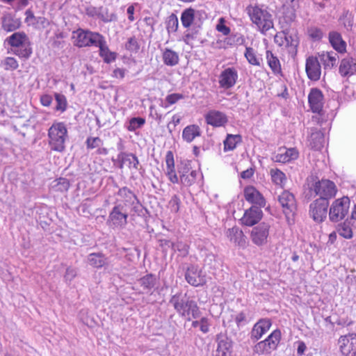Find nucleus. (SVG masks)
Wrapping results in <instances>:
<instances>
[{
	"mask_svg": "<svg viewBox=\"0 0 356 356\" xmlns=\"http://www.w3.org/2000/svg\"><path fill=\"white\" fill-rule=\"evenodd\" d=\"M277 202L288 222L292 218L297 209V203L294 195L289 191H283L277 195Z\"/></svg>",
	"mask_w": 356,
	"mask_h": 356,
	"instance_id": "9d476101",
	"label": "nucleus"
},
{
	"mask_svg": "<svg viewBox=\"0 0 356 356\" xmlns=\"http://www.w3.org/2000/svg\"><path fill=\"white\" fill-rule=\"evenodd\" d=\"M191 162L189 161H184L181 163V166L179 168V173L181 174H188L191 171Z\"/></svg>",
	"mask_w": 356,
	"mask_h": 356,
	"instance_id": "338daca9",
	"label": "nucleus"
},
{
	"mask_svg": "<svg viewBox=\"0 0 356 356\" xmlns=\"http://www.w3.org/2000/svg\"><path fill=\"white\" fill-rule=\"evenodd\" d=\"M2 65L6 70H15L19 67L17 60L13 57H6L2 61Z\"/></svg>",
	"mask_w": 356,
	"mask_h": 356,
	"instance_id": "8fccbe9b",
	"label": "nucleus"
},
{
	"mask_svg": "<svg viewBox=\"0 0 356 356\" xmlns=\"http://www.w3.org/2000/svg\"><path fill=\"white\" fill-rule=\"evenodd\" d=\"M356 71V60L352 58H343L341 60L339 72L342 76H350Z\"/></svg>",
	"mask_w": 356,
	"mask_h": 356,
	"instance_id": "a878e982",
	"label": "nucleus"
},
{
	"mask_svg": "<svg viewBox=\"0 0 356 356\" xmlns=\"http://www.w3.org/2000/svg\"><path fill=\"white\" fill-rule=\"evenodd\" d=\"M181 204L180 198L177 195H174L168 202V207L172 212L177 213Z\"/></svg>",
	"mask_w": 356,
	"mask_h": 356,
	"instance_id": "603ef678",
	"label": "nucleus"
},
{
	"mask_svg": "<svg viewBox=\"0 0 356 356\" xmlns=\"http://www.w3.org/2000/svg\"><path fill=\"white\" fill-rule=\"evenodd\" d=\"M103 35L97 32L78 29L72 32L74 44L78 47H96Z\"/></svg>",
	"mask_w": 356,
	"mask_h": 356,
	"instance_id": "6e6552de",
	"label": "nucleus"
},
{
	"mask_svg": "<svg viewBox=\"0 0 356 356\" xmlns=\"http://www.w3.org/2000/svg\"><path fill=\"white\" fill-rule=\"evenodd\" d=\"M253 353L258 355H264L270 353L271 351L268 349L266 342L263 340L254 346Z\"/></svg>",
	"mask_w": 356,
	"mask_h": 356,
	"instance_id": "09e8293b",
	"label": "nucleus"
},
{
	"mask_svg": "<svg viewBox=\"0 0 356 356\" xmlns=\"http://www.w3.org/2000/svg\"><path fill=\"white\" fill-rule=\"evenodd\" d=\"M308 102L311 111L315 114L312 117V122L314 124L323 127H328L327 115L325 114L323 108L324 105V95L322 91L316 88H312L308 95Z\"/></svg>",
	"mask_w": 356,
	"mask_h": 356,
	"instance_id": "7ed1b4c3",
	"label": "nucleus"
},
{
	"mask_svg": "<svg viewBox=\"0 0 356 356\" xmlns=\"http://www.w3.org/2000/svg\"><path fill=\"white\" fill-rule=\"evenodd\" d=\"M271 321L268 318H261L253 326L250 332V339L255 341L260 339L271 327Z\"/></svg>",
	"mask_w": 356,
	"mask_h": 356,
	"instance_id": "aec40b11",
	"label": "nucleus"
},
{
	"mask_svg": "<svg viewBox=\"0 0 356 356\" xmlns=\"http://www.w3.org/2000/svg\"><path fill=\"white\" fill-rule=\"evenodd\" d=\"M112 161L113 163L118 162L120 169H122L124 165H127L131 172L134 171V172L138 171L141 167L138 159L132 153L120 152L117 159H112Z\"/></svg>",
	"mask_w": 356,
	"mask_h": 356,
	"instance_id": "ddd939ff",
	"label": "nucleus"
},
{
	"mask_svg": "<svg viewBox=\"0 0 356 356\" xmlns=\"http://www.w3.org/2000/svg\"><path fill=\"white\" fill-rule=\"evenodd\" d=\"M244 56L248 62L254 66H260L262 62V58L257 54V51L250 47H246L244 52Z\"/></svg>",
	"mask_w": 356,
	"mask_h": 356,
	"instance_id": "e433bc0d",
	"label": "nucleus"
},
{
	"mask_svg": "<svg viewBox=\"0 0 356 356\" xmlns=\"http://www.w3.org/2000/svg\"><path fill=\"white\" fill-rule=\"evenodd\" d=\"M49 145L51 150L62 152L65 149L67 129L63 122H54L48 130Z\"/></svg>",
	"mask_w": 356,
	"mask_h": 356,
	"instance_id": "423d86ee",
	"label": "nucleus"
},
{
	"mask_svg": "<svg viewBox=\"0 0 356 356\" xmlns=\"http://www.w3.org/2000/svg\"><path fill=\"white\" fill-rule=\"evenodd\" d=\"M165 159L166 163V175L169 178L176 175L174 156L171 151L167 152Z\"/></svg>",
	"mask_w": 356,
	"mask_h": 356,
	"instance_id": "79ce46f5",
	"label": "nucleus"
},
{
	"mask_svg": "<svg viewBox=\"0 0 356 356\" xmlns=\"http://www.w3.org/2000/svg\"><path fill=\"white\" fill-rule=\"evenodd\" d=\"M127 50L131 52H137L140 49V45L135 37L129 38L127 42L125 44Z\"/></svg>",
	"mask_w": 356,
	"mask_h": 356,
	"instance_id": "5fc2aeb1",
	"label": "nucleus"
},
{
	"mask_svg": "<svg viewBox=\"0 0 356 356\" xmlns=\"http://www.w3.org/2000/svg\"><path fill=\"white\" fill-rule=\"evenodd\" d=\"M97 17L105 23L115 21L117 19L116 15L113 13H109L108 9L103 6L99 7Z\"/></svg>",
	"mask_w": 356,
	"mask_h": 356,
	"instance_id": "37998d69",
	"label": "nucleus"
},
{
	"mask_svg": "<svg viewBox=\"0 0 356 356\" xmlns=\"http://www.w3.org/2000/svg\"><path fill=\"white\" fill-rule=\"evenodd\" d=\"M216 341L218 343L216 349L217 356H227L232 348V341L226 336L222 334L217 335Z\"/></svg>",
	"mask_w": 356,
	"mask_h": 356,
	"instance_id": "bb28decb",
	"label": "nucleus"
},
{
	"mask_svg": "<svg viewBox=\"0 0 356 356\" xmlns=\"http://www.w3.org/2000/svg\"><path fill=\"white\" fill-rule=\"evenodd\" d=\"M76 274L77 272L75 268L71 267L67 268L64 275L65 282H70L76 276Z\"/></svg>",
	"mask_w": 356,
	"mask_h": 356,
	"instance_id": "0e129e2a",
	"label": "nucleus"
},
{
	"mask_svg": "<svg viewBox=\"0 0 356 356\" xmlns=\"http://www.w3.org/2000/svg\"><path fill=\"white\" fill-rule=\"evenodd\" d=\"M330 42L338 52H343L346 50V42L342 40L339 33L332 32L329 35Z\"/></svg>",
	"mask_w": 356,
	"mask_h": 356,
	"instance_id": "f704fd0d",
	"label": "nucleus"
},
{
	"mask_svg": "<svg viewBox=\"0 0 356 356\" xmlns=\"http://www.w3.org/2000/svg\"><path fill=\"white\" fill-rule=\"evenodd\" d=\"M180 182L184 186H190L195 183L193 176L189 174L180 175Z\"/></svg>",
	"mask_w": 356,
	"mask_h": 356,
	"instance_id": "052dcab7",
	"label": "nucleus"
},
{
	"mask_svg": "<svg viewBox=\"0 0 356 356\" xmlns=\"http://www.w3.org/2000/svg\"><path fill=\"white\" fill-rule=\"evenodd\" d=\"M185 279L189 284L194 286H202L206 282L205 276L202 275L201 270L193 265L187 268Z\"/></svg>",
	"mask_w": 356,
	"mask_h": 356,
	"instance_id": "a211bd4d",
	"label": "nucleus"
},
{
	"mask_svg": "<svg viewBox=\"0 0 356 356\" xmlns=\"http://www.w3.org/2000/svg\"><path fill=\"white\" fill-rule=\"evenodd\" d=\"M205 120L208 124L215 127H224L228 122L225 113L216 110L209 111L205 115Z\"/></svg>",
	"mask_w": 356,
	"mask_h": 356,
	"instance_id": "412c9836",
	"label": "nucleus"
},
{
	"mask_svg": "<svg viewBox=\"0 0 356 356\" xmlns=\"http://www.w3.org/2000/svg\"><path fill=\"white\" fill-rule=\"evenodd\" d=\"M337 189L335 184L329 179L315 181L309 186L312 197L318 196V200H329L335 197Z\"/></svg>",
	"mask_w": 356,
	"mask_h": 356,
	"instance_id": "0eeeda50",
	"label": "nucleus"
},
{
	"mask_svg": "<svg viewBox=\"0 0 356 356\" xmlns=\"http://www.w3.org/2000/svg\"><path fill=\"white\" fill-rule=\"evenodd\" d=\"M56 184L53 186V188L56 191L65 192L69 189L70 182L65 178H59L55 180Z\"/></svg>",
	"mask_w": 356,
	"mask_h": 356,
	"instance_id": "de8ad7c7",
	"label": "nucleus"
},
{
	"mask_svg": "<svg viewBox=\"0 0 356 356\" xmlns=\"http://www.w3.org/2000/svg\"><path fill=\"white\" fill-rule=\"evenodd\" d=\"M167 245L175 252L178 251L181 253V255L186 256L188 253V245L182 241H168Z\"/></svg>",
	"mask_w": 356,
	"mask_h": 356,
	"instance_id": "c03bdc74",
	"label": "nucleus"
},
{
	"mask_svg": "<svg viewBox=\"0 0 356 356\" xmlns=\"http://www.w3.org/2000/svg\"><path fill=\"white\" fill-rule=\"evenodd\" d=\"M88 264L94 268H101L106 264V258L102 253H91L88 256Z\"/></svg>",
	"mask_w": 356,
	"mask_h": 356,
	"instance_id": "ea45409f",
	"label": "nucleus"
},
{
	"mask_svg": "<svg viewBox=\"0 0 356 356\" xmlns=\"http://www.w3.org/2000/svg\"><path fill=\"white\" fill-rule=\"evenodd\" d=\"M200 330L204 334L209 332L210 323L209 320L207 317H202L200 320Z\"/></svg>",
	"mask_w": 356,
	"mask_h": 356,
	"instance_id": "680f3d73",
	"label": "nucleus"
},
{
	"mask_svg": "<svg viewBox=\"0 0 356 356\" xmlns=\"http://www.w3.org/2000/svg\"><path fill=\"white\" fill-rule=\"evenodd\" d=\"M195 10L192 8L184 10L181 15V22L184 27H190L195 19Z\"/></svg>",
	"mask_w": 356,
	"mask_h": 356,
	"instance_id": "58836bf2",
	"label": "nucleus"
},
{
	"mask_svg": "<svg viewBox=\"0 0 356 356\" xmlns=\"http://www.w3.org/2000/svg\"><path fill=\"white\" fill-rule=\"evenodd\" d=\"M305 70L308 78L312 81H317L321 74L320 61L316 57L309 56L306 60Z\"/></svg>",
	"mask_w": 356,
	"mask_h": 356,
	"instance_id": "6ab92c4d",
	"label": "nucleus"
},
{
	"mask_svg": "<svg viewBox=\"0 0 356 356\" xmlns=\"http://www.w3.org/2000/svg\"><path fill=\"white\" fill-rule=\"evenodd\" d=\"M2 29L6 32H12L21 26V21L11 15H6L1 18Z\"/></svg>",
	"mask_w": 356,
	"mask_h": 356,
	"instance_id": "cd10ccee",
	"label": "nucleus"
},
{
	"mask_svg": "<svg viewBox=\"0 0 356 356\" xmlns=\"http://www.w3.org/2000/svg\"><path fill=\"white\" fill-rule=\"evenodd\" d=\"M350 204V200L347 196L335 200L330 207V220L334 222L343 220L348 213Z\"/></svg>",
	"mask_w": 356,
	"mask_h": 356,
	"instance_id": "1a4fd4ad",
	"label": "nucleus"
},
{
	"mask_svg": "<svg viewBox=\"0 0 356 356\" xmlns=\"http://www.w3.org/2000/svg\"><path fill=\"white\" fill-rule=\"evenodd\" d=\"M96 47H99V54L103 58L104 63H110L115 60L117 54L116 53L110 51L104 36Z\"/></svg>",
	"mask_w": 356,
	"mask_h": 356,
	"instance_id": "393cba45",
	"label": "nucleus"
},
{
	"mask_svg": "<svg viewBox=\"0 0 356 356\" xmlns=\"http://www.w3.org/2000/svg\"><path fill=\"white\" fill-rule=\"evenodd\" d=\"M179 21L175 14H171L166 22V29L168 33H175L177 31Z\"/></svg>",
	"mask_w": 356,
	"mask_h": 356,
	"instance_id": "49530a36",
	"label": "nucleus"
},
{
	"mask_svg": "<svg viewBox=\"0 0 356 356\" xmlns=\"http://www.w3.org/2000/svg\"><path fill=\"white\" fill-rule=\"evenodd\" d=\"M270 225L266 222H261L252 228L250 238L252 243L258 246L267 243L269 235Z\"/></svg>",
	"mask_w": 356,
	"mask_h": 356,
	"instance_id": "2eb2a0df",
	"label": "nucleus"
},
{
	"mask_svg": "<svg viewBox=\"0 0 356 356\" xmlns=\"http://www.w3.org/2000/svg\"><path fill=\"white\" fill-rule=\"evenodd\" d=\"M310 145L316 150H321L325 143L324 134L320 131H313L310 136Z\"/></svg>",
	"mask_w": 356,
	"mask_h": 356,
	"instance_id": "473e14b6",
	"label": "nucleus"
},
{
	"mask_svg": "<svg viewBox=\"0 0 356 356\" xmlns=\"http://www.w3.org/2000/svg\"><path fill=\"white\" fill-rule=\"evenodd\" d=\"M25 22L28 25H33L37 22L36 19L31 10H26L25 12Z\"/></svg>",
	"mask_w": 356,
	"mask_h": 356,
	"instance_id": "774afa93",
	"label": "nucleus"
},
{
	"mask_svg": "<svg viewBox=\"0 0 356 356\" xmlns=\"http://www.w3.org/2000/svg\"><path fill=\"white\" fill-rule=\"evenodd\" d=\"M170 303L181 317H187V321L197 318L201 312L195 301L191 299L186 293H178L172 296Z\"/></svg>",
	"mask_w": 356,
	"mask_h": 356,
	"instance_id": "f03ea898",
	"label": "nucleus"
},
{
	"mask_svg": "<svg viewBox=\"0 0 356 356\" xmlns=\"http://www.w3.org/2000/svg\"><path fill=\"white\" fill-rule=\"evenodd\" d=\"M286 40V33L285 31H281L277 33L274 37L275 42L280 46H284V41Z\"/></svg>",
	"mask_w": 356,
	"mask_h": 356,
	"instance_id": "bf43d9fd",
	"label": "nucleus"
},
{
	"mask_svg": "<svg viewBox=\"0 0 356 356\" xmlns=\"http://www.w3.org/2000/svg\"><path fill=\"white\" fill-rule=\"evenodd\" d=\"M244 195L248 202L258 205L260 208L265 206L264 197L254 187H246L244 190Z\"/></svg>",
	"mask_w": 356,
	"mask_h": 356,
	"instance_id": "5701e85b",
	"label": "nucleus"
},
{
	"mask_svg": "<svg viewBox=\"0 0 356 356\" xmlns=\"http://www.w3.org/2000/svg\"><path fill=\"white\" fill-rule=\"evenodd\" d=\"M308 34L314 40H319L323 37V32L320 29L311 27L308 29Z\"/></svg>",
	"mask_w": 356,
	"mask_h": 356,
	"instance_id": "13d9d810",
	"label": "nucleus"
},
{
	"mask_svg": "<svg viewBox=\"0 0 356 356\" xmlns=\"http://www.w3.org/2000/svg\"><path fill=\"white\" fill-rule=\"evenodd\" d=\"M99 7H95L93 6H88L85 8L86 14L91 17H95L98 16Z\"/></svg>",
	"mask_w": 356,
	"mask_h": 356,
	"instance_id": "69168bd1",
	"label": "nucleus"
},
{
	"mask_svg": "<svg viewBox=\"0 0 356 356\" xmlns=\"http://www.w3.org/2000/svg\"><path fill=\"white\" fill-rule=\"evenodd\" d=\"M298 157V152L295 148H280L277 154L273 155L272 159L275 162L287 163L296 159Z\"/></svg>",
	"mask_w": 356,
	"mask_h": 356,
	"instance_id": "4be33fe9",
	"label": "nucleus"
},
{
	"mask_svg": "<svg viewBox=\"0 0 356 356\" xmlns=\"http://www.w3.org/2000/svg\"><path fill=\"white\" fill-rule=\"evenodd\" d=\"M139 284L143 288L145 293L151 291L156 286L157 283V279L156 276L148 274L141 277L138 280Z\"/></svg>",
	"mask_w": 356,
	"mask_h": 356,
	"instance_id": "2f4dec72",
	"label": "nucleus"
},
{
	"mask_svg": "<svg viewBox=\"0 0 356 356\" xmlns=\"http://www.w3.org/2000/svg\"><path fill=\"white\" fill-rule=\"evenodd\" d=\"M127 209L120 205H115L108 215L107 223L113 228L122 229L127 224Z\"/></svg>",
	"mask_w": 356,
	"mask_h": 356,
	"instance_id": "9b49d317",
	"label": "nucleus"
},
{
	"mask_svg": "<svg viewBox=\"0 0 356 356\" xmlns=\"http://www.w3.org/2000/svg\"><path fill=\"white\" fill-rule=\"evenodd\" d=\"M263 212L260 207L252 206L245 210L243 217L241 219V224L243 225L252 227L256 225L262 218Z\"/></svg>",
	"mask_w": 356,
	"mask_h": 356,
	"instance_id": "f3484780",
	"label": "nucleus"
},
{
	"mask_svg": "<svg viewBox=\"0 0 356 356\" xmlns=\"http://www.w3.org/2000/svg\"><path fill=\"white\" fill-rule=\"evenodd\" d=\"M270 175L271 180L275 184L280 186L281 187L284 186V183L286 181V177L284 172L279 169L275 168L270 170Z\"/></svg>",
	"mask_w": 356,
	"mask_h": 356,
	"instance_id": "a19ab883",
	"label": "nucleus"
},
{
	"mask_svg": "<svg viewBox=\"0 0 356 356\" xmlns=\"http://www.w3.org/2000/svg\"><path fill=\"white\" fill-rule=\"evenodd\" d=\"M10 46L9 51L19 58L29 59L32 53L31 44L29 37L24 32H15L6 40Z\"/></svg>",
	"mask_w": 356,
	"mask_h": 356,
	"instance_id": "20e7f679",
	"label": "nucleus"
},
{
	"mask_svg": "<svg viewBox=\"0 0 356 356\" xmlns=\"http://www.w3.org/2000/svg\"><path fill=\"white\" fill-rule=\"evenodd\" d=\"M86 144L88 149L98 148L102 146L103 140L99 137H88Z\"/></svg>",
	"mask_w": 356,
	"mask_h": 356,
	"instance_id": "3c124183",
	"label": "nucleus"
},
{
	"mask_svg": "<svg viewBox=\"0 0 356 356\" xmlns=\"http://www.w3.org/2000/svg\"><path fill=\"white\" fill-rule=\"evenodd\" d=\"M329 202L316 199L309 205V216L316 222H321L327 217Z\"/></svg>",
	"mask_w": 356,
	"mask_h": 356,
	"instance_id": "f8f14e48",
	"label": "nucleus"
},
{
	"mask_svg": "<svg viewBox=\"0 0 356 356\" xmlns=\"http://www.w3.org/2000/svg\"><path fill=\"white\" fill-rule=\"evenodd\" d=\"M162 60L167 66H175L179 61V54L170 48H165L162 50Z\"/></svg>",
	"mask_w": 356,
	"mask_h": 356,
	"instance_id": "c85d7f7f",
	"label": "nucleus"
},
{
	"mask_svg": "<svg viewBox=\"0 0 356 356\" xmlns=\"http://www.w3.org/2000/svg\"><path fill=\"white\" fill-rule=\"evenodd\" d=\"M320 62L323 65L325 70L332 69L337 64L339 55L334 51L323 52L319 54Z\"/></svg>",
	"mask_w": 356,
	"mask_h": 356,
	"instance_id": "c756f323",
	"label": "nucleus"
},
{
	"mask_svg": "<svg viewBox=\"0 0 356 356\" xmlns=\"http://www.w3.org/2000/svg\"><path fill=\"white\" fill-rule=\"evenodd\" d=\"M116 204L120 205L124 209H130L131 211L138 216L143 215V207L140 204L136 194L128 187L124 186L119 188L116 193Z\"/></svg>",
	"mask_w": 356,
	"mask_h": 356,
	"instance_id": "39448f33",
	"label": "nucleus"
},
{
	"mask_svg": "<svg viewBox=\"0 0 356 356\" xmlns=\"http://www.w3.org/2000/svg\"><path fill=\"white\" fill-rule=\"evenodd\" d=\"M182 99H184V95L179 93H172L168 95L165 99V101L167 104L165 105V107L167 108L168 106L172 105Z\"/></svg>",
	"mask_w": 356,
	"mask_h": 356,
	"instance_id": "6e6d98bb",
	"label": "nucleus"
},
{
	"mask_svg": "<svg viewBox=\"0 0 356 356\" xmlns=\"http://www.w3.org/2000/svg\"><path fill=\"white\" fill-rule=\"evenodd\" d=\"M298 43V40L295 36L286 33V40L284 41V47L295 48L297 47Z\"/></svg>",
	"mask_w": 356,
	"mask_h": 356,
	"instance_id": "e2e57ef3",
	"label": "nucleus"
},
{
	"mask_svg": "<svg viewBox=\"0 0 356 356\" xmlns=\"http://www.w3.org/2000/svg\"><path fill=\"white\" fill-rule=\"evenodd\" d=\"M201 135L199 126L191 124L186 126L182 131V138L187 143H191L195 138Z\"/></svg>",
	"mask_w": 356,
	"mask_h": 356,
	"instance_id": "7c9ffc66",
	"label": "nucleus"
},
{
	"mask_svg": "<svg viewBox=\"0 0 356 356\" xmlns=\"http://www.w3.org/2000/svg\"><path fill=\"white\" fill-rule=\"evenodd\" d=\"M145 122V120L142 118H131L129 121L128 129L131 131H135L136 129L140 128Z\"/></svg>",
	"mask_w": 356,
	"mask_h": 356,
	"instance_id": "864d4df0",
	"label": "nucleus"
},
{
	"mask_svg": "<svg viewBox=\"0 0 356 356\" xmlns=\"http://www.w3.org/2000/svg\"><path fill=\"white\" fill-rule=\"evenodd\" d=\"M338 343L341 353L344 356L356 355V334L351 333L341 336L339 339Z\"/></svg>",
	"mask_w": 356,
	"mask_h": 356,
	"instance_id": "4468645a",
	"label": "nucleus"
},
{
	"mask_svg": "<svg viewBox=\"0 0 356 356\" xmlns=\"http://www.w3.org/2000/svg\"><path fill=\"white\" fill-rule=\"evenodd\" d=\"M242 140L241 136L239 134H227L225 140H224V150L232 151L234 149L236 145Z\"/></svg>",
	"mask_w": 356,
	"mask_h": 356,
	"instance_id": "4c0bfd02",
	"label": "nucleus"
},
{
	"mask_svg": "<svg viewBox=\"0 0 356 356\" xmlns=\"http://www.w3.org/2000/svg\"><path fill=\"white\" fill-rule=\"evenodd\" d=\"M266 57L267 63L273 72L275 74H280L281 72V65L277 57L269 50L266 51Z\"/></svg>",
	"mask_w": 356,
	"mask_h": 356,
	"instance_id": "c9c22d12",
	"label": "nucleus"
},
{
	"mask_svg": "<svg viewBox=\"0 0 356 356\" xmlns=\"http://www.w3.org/2000/svg\"><path fill=\"white\" fill-rule=\"evenodd\" d=\"M238 75V72L234 67H227L221 72L218 83L220 87L223 89H229L236 83Z\"/></svg>",
	"mask_w": 356,
	"mask_h": 356,
	"instance_id": "dca6fc26",
	"label": "nucleus"
},
{
	"mask_svg": "<svg viewBox=\"0 0 356 356\" xmlns=\"http://www.w3.org/2000/svg\"><path fill=\"white\" fill-rule=\"evenodd\" d=\"M226 236L231 242L238 246L245 248L246 245V237L238 227L228 229L226 232Z\"/></svg>",
	"mask_w": 356,
	"mask_h": 356,
	"instance_id": "b1692460",
	"label": "nucleus"
},
{
	"mask_svg": "<svg viewBox=\"0 0 356 356\" xmlns=\"http://www.w3.org/2000/svg\"><path fill=\"white\" fill-rule=\"evenodd\" d=\"M281 340V332L280 330L276 329L271 332L268 337L264 341L266 342L268 349L272 351L277 349L278 344Z\"/></svg>",
	"mask_w": 356,
	"mask_h": 356,
	"instance_id": "72a5a7b5",
	"label": "nucleus"
},
{
	"mask_svg": "<svg viewBox=\"0 0 356 356\" xmlns=\"http://www.w3.org/2000/svg\"><path fill=\"white\" fill-rule=\"evenodd\" d=\"M339 234L345 238H351L353 237V231L348 225L343 223L339 229Z\"/></svg>",
	"mask_w": 356,
	"mask_h": 356,
	"instance_id": "4d7b16f0",
	"label": "nucleus"
},
{
	"mask_svg": "<svg viewBox=\"0 0 356 356\" xmlns=\"http://www.w3.org/2000/svg\"><path fill=\"white\" fill-rule=\"evenodd\" d=\"M246 12L252 23L261 33L265 35L274 27L273 15L264 6L250 4L247 6Z\"/></svg>",
	"mask_w": 356,
	"mask_h": 356,
	"instance_id": "f257e3e1",
	"label": "nucleus"
},
{
	"mask_svg": "<svg viewBox=\"0 0 356 356\" xmlns=\"http://www.w3.org/2000/svg\"><path fill=\"white\" fill-rule=\"evenodd\" d=\"M54 96L56 102L55 110L61 113L64 112L67 104L65 96L60 93H55Z\"/></svg>",
	"mask_w": 356,
	"mask_h": 356,
	"instance_id": "a18cd8bd",
	"label": "nucleus"
}]
</instances>
